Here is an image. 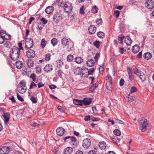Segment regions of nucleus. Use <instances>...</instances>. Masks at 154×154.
<instances>
[{
	"mask_svg": "<svg viewBox=\"0 0 154 154\" xmlns=\"http://www.w3.org/2000/svg\"><path fill=\"white\" fill-rule=\"evenodd\" d=\"M23 49H12V52L10 55L11 58L14 60H17L20 55V50Z\"/></svg>",
	"mask_w": 154,
	"mask_h": 154,
	"instance_id": "f257e3e1",
	"label": "nucleus"
},
{
	"mask_svg": "<svg viewBox=\"0 0 154 154\" xmlns=\"http://www.w3.org/2000/svg\"><path fill=\"white\" fill-rule=\"evenodd\" d=\"M138 123L140 125V129L143 132L146 130L147 127L148 125L147 120L146 119H142L140 120H138Z\"/></svg>",
	"mask_w": 154,
	"mask_h": 154,
	"instance_id": "f03ea898",
	"label": "nucleus"
},
{
	"mask_svg": "<svg viewBox=\"0 0 154 154\" xmlns=\"http://www.w3.org/2000/svg\"><path fill=\"white\" fill-rule=\"evenodd\" d=\"M134 73L138 77L142 82L145 80L146 75L142 71H139L136 68L134 70Z\"/></svg>",
	"mask_w": 154,
	"mask_h": 154,
	"instance_id": "7ed1b4c3",
	"label": "nucleus"
},
{
	"mask_svg": "<svg viewBox=\"0 0 154 154\" xmlns=\"http://www.w3.org/2000/svg\"><path fill=\"white\" fill-rule=\"evenodd\" d=\"M12 146L10 145L9 146H0V154H8L10 151L12 150Z\"/></svg>",
	"mask_w": 154,
	"mask_h": 154,
	"instance_id": "20e7f679",
	"label": "nucleus"
},
{
	"mask_svg": "<svg viewBox=\"0 0 154 154\" xmlns=\"http://www.w3.org/2000/svg\"><path fill=\"white\" fill-rule=\"evenodd\" d=\"M25 44L26 48H31L33 45V40L30 38H27L25 40Z\"/></svg>",
	"mask_w": 154,
	"mask_h": 154,
	"instance_id": "39448f33",
	"label": "nucleus"
},
{
	"mask_svg": "<svg viewBox=\"0 0 154 154\" xmlns=\"http://www.w3.org/2000/svg\"><path fill=\"white\" fill-rule=\"evenodd\" d=\"M145 5L147 9H152L154 7V2L152 0H147L145 2Z\"/></svg>",
	"mask_w": 154,
	"mask_h": 154,
	"instance_id": "423d86ee",
	"label": "nucleus"
},
{
	"mask_svg": "<svg viewBox=\"0 0 154 154\" xmlns=\"http://www.w3.org/2000/svg\"><path fill=\"white\" fill-rule=\"evenodd\" d=\"M63 8L64 11L66 13L70 12L72 9V4L69 2H67V4L65 5Z\"/></svg>",
	"mask_w": 154,
	"mask_h": 154,
	"instance_id": "0eeeda50",
	"label": "nucleus"
},
{
	"mask_svg": "<svg viewBox=\"0 0 154 154\" xmlns=\"http://www.w3.org/2000/svg\"><path fill=\"white\" fill-rule=\"evenodd\" d=\"M62 17L61 16V14L60 13L57 12L55 14H54L53 19V20L56 23L62 20Z\"/></svg>",
	"mask_w": 154,
	"mask_h": 154,
	"instance_id": "6e6552de",
	"label": "nucleus"
},
{
	"mask_svg": "<svg viewBox=\"0 0 154 154\" xmlns=\"http://www.w3.org/2000/svg\"><path fill=\"white\" fill-rule=\"evenodd\" d=\"M91 144V141L90 139L87 138L83 140L82 146L85 148L88 149L90 146Z\"/></svg>",
	"mask_w": 154,
	"mask_h": 154,
	"instance_id": "1a4fd4ad",
	"label": "nucleus"
},
{
	"mask_svg": "<svg viewBox=\"0 0 154 154\" xmlns=\"http://www.w3.org/2000/svg\"><path fill=\"white\" fill-rule=\"evenodd\" d=\"M26 55L28 58H32L35 57V54L34 50L30 49L26 51Z\"/></svg>",
	"mask_w": 154,
	"mask_h": 154,
	"instance_id": "9d476101",
	"label": "nucleus"
},
{
	"mask_svg": "<svg viewBox=\"0 0 154 154\" xmlns=\"http://www.w3.org/2000/svg\"><path fill=\"white\" fill-rule=\"evenodd\" d=\"M127 69L128 75L129 76V79L130 80L132 81L134 79V74L133 71L129 67H128Z\"/></svg>",
	"mask_w": 154,
	"mask_h": 154,
	"instance_id": "9b49d317",
	"label": "nucleus"
},
{
	"mask_svg": "<svg viewBox=\"0 0 154 154\" xmlns=\"http://www.w3.org/2000/svg\"><path fill=\"white\" fill-rule=\"evenodd\" d=\"M88 31L91 34H94L95 33L96 30V28L95 26L94 25H91L88 27Z\"/></svg>",
	"mask_w": 154,
	"mask_h": 154,
	"instance_id": "f8f14e48",
	"label": "nucleus"
},
{
	"mask_svg": "<svg viewBox=\"0 0 154 154\" xmlns=\"http://www.w3.org/2000/svg\"><path fill=\"white\" fill-rule=\"evenodd\" d=\"M10 114L9 113H3L2 116L4 117V120L5 123H7L9 121L10 119Z\"/></svg>",
	"mask_w": 154,
	"mask_h": 154,
	"instance_id": "ddd939ff",
	"label": "nucleus"
},
{
	"mask_svg": "<svg viewBox=\"0 0 154 154\" xmlns=\"http://www.w3.org/2000/svg\"><path fill=\"white\" fill-rule=\"evenodd\" d=\"M69 2L67 0H59L58 5L60 7H63L65 5L67 4V2Z\"/></svg>",
	"mask_w": 154,
	"mask_h": 154,
	"instance_id": "4468645a",
	"label": "nucleus"
},
{
	"mask_svg": "<svg viewBox=\"0 0 154 154\" xmlns=\"http://www.w3.org/2000/svg\"><path fill=\"white\" fill-rule=\"evenodd\" d=\"M64 129L60 127L57 128L56 132L57 135L59 136H62L64 133Z\"/></svg>",
	"mask_w": 154,
	"mask_h": 154,
	"instance_id": "2eb2a0df",
	"label": "nucleus"
},
{
	"mask_svg": "<svg viewBox=\"0 0 154 154\" xmlns=\"http://www.w3.org/2000/svg\"><path fill=\"white\" fill-rule=\"evenodd\" d=\"M83 100V104L85 105H90L91 103L92 100L90 98H85Z\"/></svg>",
	"mask_w": 154,
	"mask_h": 154,
	"instance_id": "dca6fc26",
	"label": "nucleus"
},
{
	"mask_svg": "<svg viewBox=\"0 0 154 154\" xmlns=\"http://www.w3.org/2000/svg\"><path fill=\"white\" fill-rule=\"evenodd\" d=\"M54 7L52 6H48L45 10L46 13L48 14H51L54 11Z\"/></svg>",
	"mask_w": 154,
	"mask_h": 154,
	"instance_id": "f3484780",
	"label": "nucleus"
},
{
	"mask_svg": "<svg viewBox=\"0 0 154 154\" xmlns=\"http://www.w3.org/2000/svg\"><path fill=\"white\" fill-rule=\"evenodd\" d=\"M94 63L93 60L90 59L86 62V64L87 66L90 67L93 66L94 64Z\"/></svg>",
	"mask_w": 154,
	"mask_h": 154,
	"instance_id": "a211bd4d",
	"label": "nucleus"
},
{
	"mask_svg": "<svg viewBox=\"0 0 154 154\" xmlns=\"http://www.w3.org/2000/svg\"><path fill=\"white\" fill-rule=\"evenodd\" d=\"M44 69L45 71L47 72L51 71L53 69L52 66L48 64H47L44 67Z\"/></svg>",
	"mask_w": 154,
	"mask_h": 154,
	"instance_id": "6ab92c4d",
	"label": "nucleus"
},
{
	"mask_svg": "<svg viewBox=\"0 0 154 154\" xmlns=\"http://www.w3.org/2000/svg\"><path fill=\"white\" fill-rule=\"evenodd\" d=\"M106 144L104 141L100 142L99 144V146L100 149L101 150L104 149L106 147Z\"/></svg>",
	"mask_w": 154,
	"mask_h": 154,
	"instance_id": "aec40b11",
	"label": "nucleus"
},
{
	"mask_svg": "<svg viewBox=\"0 0 154 154\" xmlns=\"http://www.w3.org/2000/svg\"><path fill=\"white\" fill-rule=\"evenodd\" d=\"M16 66L18 69H21L23 66V63L22 61L18 60L16 62Z\"/></svg>",
	"mask_w": 154,
	"mask_h": 154,
	"instance_id": "412c9836",
	"label": "nucleus"
},
{
	"mask_svg": "<svg viewBox=\"0 0 154 154\" xmlns=\"http://www.w3.org/2000/svg\"><path fill=\"white\" fill-rule=\"evenodd\" d=\"M82 72V69L80 67H78L74 70V72L76 75H81Z\"/></svg>",
	"mask_w": 154,
	"mask_h": 154,
	"instance_id": "4be33fe9",
	"label": "nucleus"
},
{
	"mask_svg": "<svg viewBox=\"0 0 154 154\" xmlns=\"http://www.w3.org/2000/svg\"><path fill=\"white\" fill-rule=\"evenodd\" d=\"M73 103L76 105L82 106L83 104V100L75 99L73 100Z\"/></svg>",
	"mask_w": 154,
	"mask_h": 154,
	"instance_id": "5701e85b",
	"label": "nucleus"
},
{
	"mask_svg": "<svg viewBox=\"0 0 154 154\" xmlns=\"http://www.w3.org/2000/svg\"><path fill=\"white\" fill-rule=\"evenodd\" d=\"M143 57L145 59L148 60L151 58L152 55V54L150 53L147 52L143 55Z\"/></svg>",
	"mask_w": 154,
	"mask_h": 154,
	"instance_id": "b1692460",
	"label": "nucleus"
},
{
	"mask_svg": "<svg viewBox=\"0 0 154 154\" xmlns=\"http://www.w3.org/2000/svg\"><path fill=\"white\" fill-rule=\"evenodd\" d=\"M27 64L30 68L34 66L33 61L32 59H28L26 60Z\"/></svg>",
	"mask_w": 154,
	"mask_h": 154,
	"instance_id": "393cba45",
	"label": "nucleus"
},
{
	"mask_svg": "<svg viewBox=\"0 0 154 154\" xmlns=\"http://www.w3.org/2000/svg\"><path fill=\"white\" fill-rule=\"evenodd\" d=\"M62 43L63 45H69V42L66 38H63L62 39Z\"/></svg>",
	"mask_w": 154,
	"mask_h": 154,
	"instance_id": "a878e982",
	"label": "nucleus"
},
{
	"mask_svg": "<svg viewBox=\"0 0 154 154\" xmlns=\"http://www.w3.org/2000/svg\"><path fill=\"white\" fill-rule=\"evenodd\" d=\"M125 42L127 45H130L131 43L132 40L129 37H128L125 38Z\"/></svg>",
	"mask_w": 154,
	"mask_h": 154,
	"instance_id": "bb28decb",
	"label": "nucleus"
},
{
	"mask_svg": "<svg viewBox=\"0 0 154 154\" xmlns=\"http://www.w3.org/2000/svg\"><path fill=\"white\" fill-rule=\"evenodd\" d=\"M75 61L77 63L80 64L83 61V59L81 57H77L75 58Z\"/></svg>",
	"mask_w": 154,
	"mask_h": 154,
	"instance_id": "cd10ccee",
	"label": "nucleus"
},
{
	"mask_svg": "<svg viewBox=\"0 0 154 154\" xmlns=\"http://www.w3.org/2000/svg\"><path fill=\"white\" fill-rule=\"evenodd\" d=\"M73 151V149L72 148L68 147L65 149V152L66 154H70Z\"/></svg>",
	"mask_w": 154,
	"mask_h": 154,
	"instance_id": "c85d7f7f",
	"label": "nucleus"
},
{
	"mask_svg": "<svg viewBox=\"0 0 154 154\" xmlns=\"http://www.w3.org/2000/svg\"><path fill=\"white\" fill-rule=\"evenodd\" d=\"M112 142L116 144H118L119 142L120 139L117 136H114L112 139Z\"/></svg>",
	"mask_w": 154,
	"mask_h": 154,
	"instance_id": "c756f323",
	"label": "nucleus"
},
{
	"mask_svg": "<svg viewBox=\"0 0 154 154\" xmlns=\"http://www.w3.org/2000/svg\"><path fill=\"white\" fill-rule=\"evenodd\" d=\"M96 54L95 51L94 49H89L88 52L89 56L91 57Z\"/></svg>",
	"mask_w": 154,
	"mask_h": 154,
	"instance_id": "7c9ffc66",
	"label": "nucleus"
},
{
	"mask_svg": "<svg viewBox=\"0 0 154 154\" xmlns=\"http://www.w3.org/2000/svg\"><path fill=\"white\" fill-rule=\"evenodd\" d=\"M70 139L72 143H71V145H72L73 146H74L76 144V140L75 138L73 137H71Z\"/></svg>",
	"mask_w": 154,
	"mask_h": 154,
	"instance_id": "2f4dec72",
	"label": "nucleus"
},
{
	"mask_svg": "<svg viewBox=\"0 0 154 154\" xmlns=\"http://www.w3.org/2000/svg\"><path fill=\"white\" fill-rule=\"evenodd\" d=\"M98 10V8L96 5H94L91 9V12L94 13L95 14L97 13Z\"/></svg>",
	"mask_w": 154,
	"mask_h": 154,
	"instance_id": "473e14b6",
	"label": "nucleus"
},
{
	"mask_svg": "<svg viewBox=\"0 0 154 154\" xmlns=\"http://www.w3.org/2000/svg\"><path fill=\"white\" fill-rule=\"evenodd\" d=\"M26 85V82L24 80H22L20 83L18 84V88H21L22 86L25 87Z\"/></svg>",
	"mask_w": 154,
	"mask_h": 154,
	"instance_id": "72a5a7b5",
	"label": "nucleus"
},
{
	"mask_svg": "<svg viewBox=\"0 0 154 154\" xmlns=\"http://www.w3.org/2000/svg\"><path fill=\"white\" fill-rule=\"evenodd\" d=\"M97 36L100 38H103L104 36V34L102 32L100 31L97 33Z\"/></svg>",
	"mask_w": 154,
	"mask_h": 154,
	"instance_id": "f704fd0d",
	"label": "nucleus"
},
{
	"mask_svg": "<svg viewBox=\"0 0 154 154\" xmlns=\"http://www.w3.org/2000/svg\"><path fill=\"white\" fill-rule=\"evenodd\" d=\"M18 91L21 94H23L26 92V89L23 88L21 87V88H18L17 89Z\"/></svg>",
	"mask_w": 154,
	"mask_h": 154,
	"instance_id": "c9c22d12",
	"label": "nucleus"
},
{
	"mask_svg": "<svg viewBox=\"0 0 154 154\" xmlns=\"http://www.w3.org/2000/svg\"><path fill=\"white\" fill-rule=\"evenodd\" d=\"M4 47L6 48H10L11 47V43L9 41H7L4 45Z\"/></svg>",
	"mask_w": 154,
	"mask_h": 154,
	"instance_id": "e433bc0d",
	"label": "nucleus"
},
{
	"mask_svg": "<svg viewBox=\"0 0 154 154\" xmlns=\"http://www.w3.org/2000/svg\"><path fill=\"white\" fill-rule=\"evenodd\" d=\"M114 134L116 136H120L121 135L120 131L117 129H116L113 131Z\"/></svg>",
	"mask_w": 154,
	"mask_h": 154,
	"instance_id": "4c0bfd02",
	"label": "nucleus"
},
{
	"mask_svg": "<svg viewBox=\"0 0 154 154\" xmlns=\"http://www.w3.org/2000/svg\"><path fill=\"white\" fill-rule=\"evenodd\" d=\"M107 80V82L112 83V77L109 75H107L105 77Z\"/></svg>",
	"mask_w": 154,
	"mask_h": 154,
	"instance_id": "58836bf2",
	"label": "nucleus"
},
{
	"mask_svg": "<svg viewBox=\"0 0 154 154\" xmlns=\"http://www.w3.org/2000/svg\"><path fill=\"white\" fill-rule=\"evenodd\" d=\"M57 39L55 38H53L51 41V43L53 46L56 45L57 43Z\"/></svg>",
	"mask_w": 154,
	"mask_h": 154,
	"instance_id": "ea45409f",
	"label": "nucleus"
},
{
	"mask_svg": "<svg viewBox=\"0 0 154 154\" xmlns=\"http://www.w3.org/2000/svg\"><path fill=\"white\" fill-rule=\"evenodd\" d=\"M47 42L45 41L44 38L42 39L41 42V45L42 48H44Z\"/></svg>",
	"mask_w": 154,
	"mask_h": 154,
	"instance_id": "a19ab883",
	"label": "nucleus"
},
{
	"mask_svg": "<svg viewBox=\"0 0 154 154\" xmlns=\"http://www.w3.org/2000/svg\"><path fill=\"white\" fill-rule=\"evenodd\" d=\"M67 59L68 61L71 62L73 60V57L72 55L69 54L67 57Z\"/></svg>",
	"mask_w": 154,
	"mask_h": 154,
	"instance_id": "79ce46f5",
	"label": "nucleus"
},
{
	"mask_svg": "<svg viewBox=\"0 0 154 154\" xmlns=\"http://www.w3.org/2000/svg\"><path fill=\"white\" fill-rule=\"evenodd\" d=\"M30 100L33 103H35L37 102V99L35 97H32L30 98Z\"/></svg>",
	"mask_w": 154,
	"mask_h": 154,
	"instance_id": "37998d69",
	"label": "nucleus"
},
{
	"mask_svg": "<svg viewBox=\"0 0 154 154\" xmlns=\"http://www.w3.org/2000/svg\"><path fill=\"white\" fill-rule=\"evenodd\" d=\"M112 83L111 82H106V86L107 88L109 90H110L111 88L112 84Z\"/></svg>",
	"mask_w": 154,
	"mask_h": 154,
	"instance_id": "c03bdc74",
	"label": "nucleus"
},
{
	"mask_svg": "<svg viewBox=\"0 0 154 154\" xmlns=\"http://www.w3.org/2000/svg\"><path fill=\"white\" fill-rule=\"evenodd\" d=\"M85 7L84 6H82V7L80 8V13L82 14H85L84 10H85Z\"/></svg>",
	"mask_w": 154,
	"mask_h": 154,
	"instance_id": "a18cd8bd",
	"label": "nucleus"
},
{
	"mask_svg": "<svg viewBox=\"0 0 154 154\" xmlns=\"http://www.w3.org/2000/svg\"><path fill=\"white\" fill-rule=\"evenodd\" d=\"M94 44L96 48H98L100 46V43L99 41L96 40L94 42Z\"/></svg>",
	"mask_w": 154,
	"mask_h": 154,
	"instance_id": "49530a36",
	"label": "nucleus"
},
{
	"mask_svg": "<svg viewBox=\"0 0 154 154\" xmlns=\"http://www.w3.org/2000/svg\"><path fill=\"white\" fill-rule=\"evenodd\" d=\"M94 70V68H91L89 69L88 71V75H91L92 74Z\"/></svg>",
	"mask_w": 154,
	"mask_h": 154,
	"instance_id": "de8ad7c7",
	"label": "nucleus"
},
{
	"mask_svg": "<svg viewBox=\"0 0 154 154\" xmlns=\"http://www.w3.org/2000/svg\"><path fill=\"white\" fill-rule=\"evenodd\" d=\"M127 100L129 102H131L134 100L133 97L129 95H128V97H127Z\"/></svg>",
	"mask_w": 154,
	"mask_h": 154,
	"instance_id": "09e8293b",
	"label": "nucleus"
},
{
	"mask_svg": "<svg viewBox=\"0 0 154 154\" xmlns=\"http://www.w3.org/2000/svg\"><path fill=\"white\" fill-rule=\"evenodd\" d=\"M120 12L118 11H114V15L116 18H118Z\"/></svg>",
	"mask_w": 154,
	"mask_h": 154,
	"instance_id": "8fccbe9b",
	"label": "nucleus"
},
{
	"mask_svg": "<svg viewBox=\"0 0 154 154\" xmlns=\"http://www.w3.org/2000/svg\"><path fill=\"white\" fill-rule=\"evenodd\" d=\"M37 86L33 82H32L31 83L29 89H31L34 88Z\"/></svg>",
	"mask_w": 154,
	"mask_h": 154,
	"instance_id": "3c124183",
	"label": "nucleus"
},
{
	"mask_svg": "<svg viewBox=\"0 0 154 154\" xmlns=\"http://www.w3.org/2000/svg\"><path fill=\"white\" fill-rule=\"evenodd\" d=\"M4 36H5V37H4V38L5 39L9 40L11 38V35L9 34H5V35H4Z\"/></svg>",
	"mask_w": 154,
	"mask_h": 154,
	"instance_id": "603ef678",
	"label": "nucleus"
},
{
	"mask_svg": "<svg viewBox=\"0 0 154 154\" xmlns=\"http://www.w3.org/2000/svg\"><path fill=\"white\" fill-rule=\"evenodd\" d=\"M30 124L33 127H35L37 126H38L39 125L38 124H37L34 121L31 122L30 123Z\"/></svg>",
	"mask_w": 154,
	"mask_h": 154,
	"instance_id": "864d4df0",
	"label": "nucleus"
},
{
	"mask_svg": "<svg viewBox=\"0 0 154 154\" xmlns=\"http://www.w3.org/2000/svg\"><path fill=\"white\" fill-rule=\"evenodd\" d=\"M145 39H144L143 41L142 42H141V46H139L137 45H135L133 46L132 48H134V47H136L137 48H140V47L142 48L143 47V44L144 43V40Z\"/></svg>",
	"mask_w": 154,
	"mask_h": 154,
	"instance_id": "5fc2aeb1",
	"label": "nucleus"
},
{
	"mask_svg": "<svg viewBox=\"0 0 154 154\" xmlns=\"http://www.w3.org/2000/svg\"><path fill=\"white\" fill-rule=\"evenodd\" d=\"M124 37L122 36H119L118 37L119 42L120 43H122Z\"/></svg>",
	"mask_w": 154,
	"mask_h": 154,
	"instance_id": "6e6d98bb",
	"label": "nucleus"
},
{
	"mask_svg": "<svg viewBox=\"0 0 154 154\" xmlns=\"http://www.w3.org/2000/svg\"><path fill=\"white\" fill-rule=\"evenodd\" d=\"M17 99L20 101L21 102H23L24 101L22 97L19 95L18 93L17 94Z\"/></svg>",
	"mask_w": 154,
	"mask_h": 154,
	"instance_id": "4d7b16f0",
	"label": "nucleus"
},
{
	"mask_svg": "<svg viewBox=\"0 0 154 154\" xmlns=\"http://www.w3.org/2000/svg\"><path fill=\"white\" fill-rule=\"evenodd\" d=\"M137 89L134 87H131L130 90V92L131 93H134L137 91Z\"/></svg>",
	"mask_w": 154,
	"mask_h": 154,
	"instance_id": "13d9d810",
	"label": "nucleus"
},
{
	"mask_svg": "<svg viewBox=\"0 0 154 154\" xmlns=\"http://www.w3.org/2000/svg\"><path fill=\"white\" fill-rule=\"evenodd\" d=\"M36 72L37 74H39L41 73V68L40 67L37 66L36 68Z\"/></svg>",
	"mask_w": 154,
	"mask_h": 154,
	"instance_id": "bf43d9fd",
	"label": "nucleus"
},
{
	"mask_svg": "<svg viewBox=\"0 0 154 154\" xmlns=\"http://www.w3.org/2000/svg\"><path fill=\"white\" fill-rule=\"evenodd\" d=\"M57 108L60 112H64L63 108L61 106H57Z\"/></svg>",
	"mask_w": 154,
	"mask_h": 154,
	"instance_id": "052dcab7",
	"label": "nucleus"
},
{
	"mask_svg": "<svg viewBox=\"0 0 154 154\" xmlns=\"http://www.w3.org/2000/svg\"><path fill=\"white\" fill-rule=\"evenodd\" d=\"M51 54H47L45 56V60H46L48 61L50 58Z\"/></svg>",
	"mask_w": 154,
	"mask_h": 154,
	"instance_id": "680f3d73",
	"label": "nucleus"
},
{
	"mask_svg": "<svg viewBox=\"0 0 154 154\" xmlns=\"http://www.w3.org/2000/svg\"><path fill=\"white\" fill-rule=\"evenodd\" d=\"M30 78H32L33 81L34 82L35 81V75L34 73H32L30 76Z\"/></svg>",
	"mask_w": 154,
	"mask_h": 154,
	"instance_id": "e2e57ef3",
	"label": "nucleus"
},
{
	"mask_svg": "<svg viewBox=\"0 0 154 154\" xmlns=\"http://www.w3.org/2000/svg\"><path fill=\"white\" fill-rule=\"evenodd\" d=\"M5 36H4V35H0V43L2 44L3 43L5 40V39L4 38V37H5Z\"/></svg>",
	"mask_w": 154,
	"mask_h": 154,
	"instance_id": "0e129e2a",
	"label": "nucleus"
},
{
	"mask_svg": "<svg viewBox=\"0 0 154 154\" xmlns=\"http://www.w3.org/2000/svg\"><path fill=\"white\" fill-rule=\"evenodd\" d=\"M40 20L44 24H46L48 22V20L44 17L41 18Z\"/></svg>",
	"mask_w": 154,
	"mask_h": 154,
	"instance_id": "69168bd1",
	"label": "nucleus"
},
{
	"mask_svg": "<svg viewBox=\"0 0 154 154\" xmlns=\"http://www.w3.org/2000/svg\"><path fill=\"white\" fill-rule=\"evenodd\" d=\"M85 121H87L91 120V116L90 115H88L85 116L84 118Z\"/></svg>",
	"mask_w": 154,
	"mask_h": 154,
	"instance_id": "338daca9",
	"label": "nucleus"
},
{
	"mask_svg": "<svg viewBox=\"0 0 154 154\" xmlns=\"http://www.w3.org/2000/svg\"><path fill=\"white\" fill-rule=\"evenodd\" d=\"M100 55L99 53H97L95 56L94 58L96 62H97L98 58L100 57Z\"/></svg>",
	"mask_w": 154,
	"mask_h": 154,
	"instance_id": "774afa93",
	"label": "nucleus"
}]
</instances>
